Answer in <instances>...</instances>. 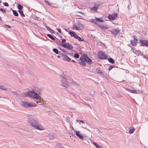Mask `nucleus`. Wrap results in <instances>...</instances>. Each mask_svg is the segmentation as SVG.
Masks as SVG:
<instances>
[{
    "label": "nucleus",
    "mask_w": 148,
    "mask_h": 148,
    "mask_svg": "<svg viewBox=\"0 0 148 148\" xmlns=\"http://www.w3.org/2000/svg\"><path fill=\"white\" fill-rule=\"evenodd\" d=\"M27 122L31 126L37 129L40 130L44 129V127L39 124L37 119L30 118L27 120Z\"/></svg>",
    "instance_id": "nucleus-1"
},
{
    "label": "nucleus",
    "mask_w": 148,
    "mask_h": 148,
    "mask_svg": "<svg viewBox=\"0 0 148 148\" xmlns=\"http://www.w3.org/2000/svg\"><path fill=\"white\" fill-rule=\"evenodd\" d=\"M41 93V90L38 88H36L33 90L31 92L28 91L26 92V96H29L33 98V99L38 100L40 97L39 95Z\"/></svg>",
    "instance_id": "nucleus-2"
},
{
    "label": "nucleus",
    "mask_w": 148,
    "mask_h": 148,
    "mask_svg": "<svg viewBox=\"0 0 148 148\" xmlns=\"http://www.w3.org/2000/svg\"><path fill=\"white\" fill-rule=\"evenodd\" d=\"M92 61V60L88 57L87 55L85 54L80 58L79 63L81 65L84 66L86 65L87 62L90 64Z\"/></svg>",
    "instance_id": "nucleus-3"
},
{
    "label": "nucleus",
    "mask_w": 148,
    "mask_h": 148,
    "mask_svg": "<svg viewBox=\"0 0 148 148\" xmlns=\"http://www.w3.org/2000/svg\"><path fill=\"white\" fill-rule=\"evenodd\" d=\"M84 28V25L81 23L80 21H78L73 25L72 28L74 30L79 31Z\"/></svg>",
    "instance_id": "nucleus-4"
},
{
    "label": "nucleus",
    "mask_w": 148,
    "mask_h": 148,
    "mask_svg": "<svg viewBox=\"0 0 148 148\" xmlns=\"http://www.w3.org/2000/svg\"><path fill=\"white\" fill-rule=\"evenodd\" d=\"M21 105L25 108L35 107L37 105L34 103H29L25 101H22L21 102Z\"/></svg>",
    "instance_id": "nucleus-5"
},
{
    "label": "nucleus",
    "mask_w": 148,
    "mask_h": 148,
    "mask_svg": "<svg viewBox=\"0 0 148 148\" xmlns=\"http://www.w3.org/2000/svg\"><path fill=\"white\" fill-rule=\"evenodd\" d=\"M103 4V3L100 2L99 1H98L94 4V6L90 8L91 10L94 11L95 12L97 11L98 7Z\"/></svg>",
    "instance_id": "nucleus-6"
},
{
    "label": "nucleus",
    "mask_w": 148,
    "mask_h": 148,
    "mask_svg": "<svg viewBox=\"0 0 148 148\" xmlns=\"http://www.w3.org/2000/svg\"><path fill=\"white\" fill-rule=\"evenodd\" d=\"M98 57L100 59H106L107 58V56L105 54L104 52L100 51L98 52Z\"/></svg>",
    "instance_id": "nucleus-7"
},
{
    "label": "nucleus",
    "mask_w": 148,
    "mask_h": 148,
    "mask_svg": "<svg viewBox=\"0 0 148 148\" xmlns=\"http://www.w3.org/2000/svg\"><path fill=\"white\" fill-rule=\"evenodd\" d=\"M62 86L66 87L68 85V82L66 78L62 76Z\"/></svg>",
    "instance_id": "nucleus-8"
},
{
    "label": "nucleus",
    "mask_w": 148,
    "mask_h": 148,
    "mask_svg": "<svg viewBox=\"0 0 148 148\" xmlns=\"http://www.w3.org/2000/svg\"><path fill=\"white\" fill-rule=\"evenodd\" d=\"M117 17V14L116 13H114L111 14H110L108 16V18L111 21H113L115 20Z\"/></svg>",
    "instance_id": "nucleus-9"
},
{
    "label": "nucleus",
    "mask_w": 148,
    "mask_h": 148,
    "mask_svg": "<svg viewBox=\"0 0 148 148\" xmlns=\"http://www.w3.org/2000/svg\"><path fill=\"white\" fill-rule=\"evenodd\" d=\"M62 45L64 47L67 48L71 50L73 48V47L68 42L62 43Z\"/></svg>",
    "instance_id": "nucleus-10"
},
{
    "label": "nucleus",
    "mask_w": 148,
    "mask_h": 148,
    "mask_svg": "<svg viewBox=\"0 0 148 148\" xmlns=\"http://www.w3.org/2000/svg\"><path fill=\"white\" fill-rule=\"evenodd\" d=\"M140 45L142 46H146L147 47L148 45V41L147 40H140Z\"/></svg>",
    "instance_id": "nucleus-11"
},
{
    "label": "nucleus",
    "mask_w": 148,
    "mask_h": 148,
    "mask_svg": "<svg viewBox=\"0 0 148 148\" xmlns=\"http://www.w3.org/2000/svg\"><path fill=\"white\" fill-rule=\"evenodd\" d=\"M63 57V59L64 60L66 61L69 62L71 60L70 58L67 55L65 54H62Z\"/></svg>",
    "instance_id": "nucleus-12"
},
{
    "label": "nucleus",
    "mask_w": 148,
    "mask_h": 148,
    "mask_svg": "<svg viewBox=\"0 0 148 148\" xmlns=\"http://www.w3.org/2000/svg\"><path fill=\"white\" fill-rule=\"evenodd\" d=\"M75 132L77 136L82 139H83V136L82 134L80 133V132L79 131H76Z\"/></svg>",
    "instance_id": "nucleus-13"
},
{
    "label": "nucleus",
    "mask_w": 148,
    "mask_h": 148,
    "mask_svg": "<svg viewBox=\"0 0 148 148\" xmlns=\"http://www.w3.org/2000/svg\"><path fill=\"white\" fill-rule=\"evenodd\" d=\"M99 24V25H97L102 29H108V27L106 25H103L101 23H100Z\"/></svg>",
    "instance_id": "nucleus-14"
},
{
    "label": "nucleus",
    "mask_w": 148,
    "mask_h": 148,
    "mask_svg": "<svg viewBox=\"0 0 148 148\" xmlns=\"http://www.w3.org/2000/svg\"><path fill=\"white\" fill-rule=\"evenodd\" d=\"M129 92L133 93H139V90L137 91L136 90H130L129 89H126Z\"/></svg>",
    "instance_id": "nucleus-15"
},
{
    "label": "nucleus",
    "mask_w": 148,
    "mask_h": 148,
    "mask_svg": "<svg viewBox=\"0 0 148 148\" xmlns=\"http://www.w3.org/2000/svg\"><path fill=\"white\" fill-rule=\"evenodd\" d=\"M69 34L71 36L73 37L74 38L75 37L77 36V34L76 33L74 32L73 31H70L69 33Z\"/></svg>",
    "instance_id": "nucleus-16"
},
{
    "label": "nucleus",
    "mask_w": 148,
    "mask_h": 148,
    "mask_svg": "<svg viewBox=\"0 0 148 148\" xmlns=\"http://www.w3.org/2000/svg\"><path fill=\"white\" fill-rule=\"evenodd\" d=\"M119 31L115 29L114 30H113L112 31V33L114 35H117L119 32Z\"/></svg>",
    "instance_id": "nucleus-17"
},
{
    "label": "nucleus",
    "mask_w": 148,
    "mask_h": 148,
    "mask_svg": "<svg viewBox=\"0 0 148 148\" xmlns=\"http://www.w3.org/2000/svg\"><path fill=\"white\" fill-rule=\"evenodd\" d=\"M96 20L97 21V25H99V24L100 23L99 22H103V21H104L102 19V18H96Z\"/></svg>",
    "instance_id": "nucleus-18"
},
{
    "label": "nucleus",
    "mask_w": 148,
    "mask_h": 148,
    "mask_svg": "<svg viewBox=\"0 0 148 148\" xmlns=\"http://www.w3.org/2000/svg\"><path fill=\"white\" fill-rule=\"evenodd\" d=\"M75 38L77 39L78 40L80 41H84V40L83 38H81L79 36L77 35V36L75 37Z\"/></svg>",
    "instance_id": "nucleus-19"
},
{
    "label": "nucleus",
    "mask_w": 148,
    "mask_h": 148,
    "mask_svg": "<svg viewBox=\"0 0 148 148\" xmlns=\"http://www.w3.org/2000/svg\"><path fill=\"white\" fill-rule=\"evenodd\" d=\"M93 144L97 148H102L103 147L102 146H100L98 145L97 143H93Z\"/></svg>",
    "instance_id": "nucleus-20"
},
{
    "label": "nucleus",
    "mask_w": 148,
    "mask_h": 148,
    "mask_svg": "<svg viewBox=\"0 0 148 148\" xmlns=\"http://www.w3.org/2000/svg\"><path fill=\"white\" fill-rule=\"evenodd\" d=\"M96 17H95V19H92L90 20V21L92 23H95L96 25H97V21L96 20Z\"/></svg>",
    "instance_id": "nucleus-21"
},
{
    "label": "nucleus",
    "mask_w": 148,
    "mask_h": 148,
    "mask_svg": "<svg viewBox=\"0 0 148 148\" xmlns=\"http://www.w3.org/2000/svg\"><path fill=\"white\" fill-rule=\"evenodd\" d=\"M0 88L3 90H8V88L5 87L3 86L0 85Z\"/></svg>",
    "instance_id": "nucleus-22"
},
{
    "label": "nucleus",
    "mask_w": 148,
    "mask_h": 148,
    "mask_svg": "<svg viewBox=\"0 0 148 148\" xmlns=\"http://www.w3.org/2000/svg\"><path fill=\"white\" fill-rule=\"evenodd\" d=\"M12 12L13 13V14L14 15L16 16H18V14L16 11L15 10H12Z\"/></svg>",
    "instance_id": "nucleus-23"
},
{
    "label": "nucleus",
    "mask_w": 148,
    "mask_h": 148,
    "mask_svg": "<svg viewBox=\"0 0 148 148\" xmlns=\"http://www.w3.org/2000/svg\"><path fill=\"white\" fill-rule=\"evenodd\" d=\"M108 60L110 62L112 63H114L115 62L114 60L112 58H108Z\"/></svg>",
    "instance_id": "nucleus-24"
},
{
    "label": "nucleus",
    "mask_w": 148,
    "mask_h": 148,
    "mask_svg": "<svg viewBox=\"0 0 148 148\" xmlns=\"http://www.w3.org/2000/svg\"><path fill=\"white\" fill-rule=\"evenodd\" d=\"M96 72L97 73L101 74H103V72L102 71H100L99 69H97L96 70Z\"/></svg>",
    "instance_id": "nucleus-25"
},
{
    "label": "nucleus",
    "mask_w": 148,
    "mask_h": 148,
    "mask_svg": "<svg viewBox=\"0 0 148 148\" xmlns=\"http://www.w3.org/2000/svg\"><path fill=\"white\" fill-rule=\"evenodd\" d=\"M131 44L132 45V46H135L136 45V44L137 43V42H135V40H131Z\"/></svg>",
    "instance_id": "nucleus-26"
},
{
    "label": "nucleus",
    "mask_w": 148,
    "mask_h": 148,
    "mask_svg": "<svg viewBox=\"0 0 148 148\" xmlns=\"http://www.w3.org/2000/svg\"><path fill=\"white\" fill-rule=\"evenodd\" d=\"M18 12L20 15L23 17H25V15L23 13V12L22 10H18Z\"/></svg>",
    "instance_id": "nucleus-27"
},
{
    "label": "nucleus",
    "mask_w": 148,
    "mask_h": 148,
    "mask_svg": "<svg viewBox=\"0 0 148 148\" xmlns=\"http://www.w3.org/2000/svg\"><path fill=\"white\" fill-rule=\"evenodd\" d=\"M47 36L53 40H55V39L53 36L50 34H47Z\"/></svg>",
    "instance_id": "nucleus-28"
},
{
    "label": "nucleus",
    "mask_w": 148,
    "mask_h": 148,
    "mask_svg": "<svg viewBox=\"0 0 148 148\" xmlns=\"http://www.w3.org/2000/svg\"><path fill=\"white\" fill-rule=\"evenodd\" d=\"M17 8L19 10H21L23 9V7L21 5L18 4L17 5Z\"/></svg>",
    "instance_id": "nucleus-29"
},
{
    "label": "nucleus",
    "mask_w": 148,
    "mask_h": 148,
    "mask_svg": "<svg viewBox=\"0 0 148 148\" xmlns=\"http://www.w3.org/2000/svg\"><path fill=\"white\" fill-rule=\"evenodd\" d=\"M53 51L56 54H58L59 53L58 51L56 49H53Z\"/></svg>",
    "instance_id": "nucleus-30"
},
{
    "label": "nucleus",
    "mask_w": 148,
    "mask_h": 148,
    "mask_svg": "<svg viewBox=\"0 0 148 148\" xmlns=\"http://www.w3.org/2000/svg\"><path fill=\"white\" fill-rule=\"evenodd\" d=\"M38 99V101H36V103L38 104L39 105H41L42 103L40 101L41 99L39 98V99Z\"/></svg>",
    "instance_id": "nucleus-31"
},
{
    "label": "nucleus",
    "mask_w": 148,
    "mask_h": 148,
    "mask_svg": "<svg viewBox=\"0 0 148 148\" xmlns=\"http://www.w3.org/2000/svg\"><path fill=\"white\" fill-rule=\"evenodd\" d=\"M132 128H133L132 129L130 130L129 131V133L132 134L134 132V130H135V129L133 127Z\"/></svg>",
    "instance_id": "nucleus-32"
},
{
    "label": "nucleus",
    "mask_w": 148,
    "mask_h": 148,
    "mask_svg": "<svg viewBox=\"0 0 148 148\" xmlns=\"http://www.w3.org/2000/svg\"><path fill=\"white\" fill-rule=\"evenodd\" d=\"M46 28L50 32H51L53 31V30L48 26H47L46 27Z\"/></svg>",
    "instance_id": "nucleus-33"
},
{
    "label": "nucleus",
    "mask_w": 148,
    "mask_h": 148,
    "mask_svg": "<svg viewBox=\"0 0 148 148\" xmlns=\"http://www.w3.org/2000/svg\"><path fill=\"white\" fill-rule=\"evenodd\" d=\"M131 50L134 53L136 54H137L136 51L134 48H132Z\"/></svg>",
    "instance_id": "nucleus-34"
},
{
    "label": "nucleus",
    "mask_w": 148,
    "mask_h": 148,
    "mask_svg": "<svg viewBox=\"0 0 148 148\" xmlns=\"http://www.w3.org/2000/svg\"><path fill=\"white\" fill-rule=\"evenodd\" d=\"M74 57L76 58H78L79 57V55L78 53H75L74 55Z\"/></svg>",
    "instance_id": "nucleus-35"
},
{
    "label": "nucleus",
    "mask_w": 148,
    "mask_h": 148,
    "mask_svg": "<svg viewBox=\"0 0 148 148\" xmlns=\"http://www.w3.org/2000/svg\"><path fill=\"white\" fill-rule=\"evenodd\" d=\"M0 10L1 12H2L3 13H6V11H5L3 9H2V8H1L0 9Z\"/></svg>",
    "instance_id": "nucleus-36"
},
{
    "label": "nucleus",
    "mask_w": 148,
    "mask_h": 148,
    "mask_svg": "<svg viewBox=\"0 0 148 148\" xmlns=\"http://www.w3.org/2000/svg\"><path fill=\"white\" fill-rule=\"evenodd\" d=\"M114 67V65H111L109 68V70L110 71Z\"/></svg>",
    "instance_id": "nucleus-37"
},
{
    "label": "nucleus",
    "mask_w": 148,
    "mask_h": 148,
    "mask_svg": "<svg viewBox=\"0 0 148 148\" xmlns=\"http://www.w3.org/2000/svg\"><path fill=\"white\" fill-rule=\"evenodd\" d=\"M133 38H134V39L135 40H136V42H137V40H138V39H137V38L136 37V36H133Z\"/></svg>",
    "instance_id": "nucleus-38"
},
{
    "label": "nucleus",
    "mask_w": 148,
    "mask_h": 148,
    "mask_svg": "<svg viewBox=\"0 0 148 148\" xmlns=\"http://www.w3.org/2000/svg\"><path fill=\"white\" fill-rule=\"evenodd\" d=\"M3 4L4 5V6H5L8 7L9 6L8 3L6 2L3 3Z\"/></svg>",
    "instance_id": "nucleus-39"
},
{
    "label": "nucleus",
    "mask_w": 148,
    "mask_h": 148,
    "mask_svg": "<svg viewBox=\"0 0 148 148\" xmlns=\"http://www.w3.org/2000/svg\"><path fill=\"white\" fill-rule=\"evenodd\" d=\"M76 121L77 122H79V123H80V122H81V123H84V121H82V120H79V121L77 120Z\"/></svg>",
    "instance_id": "nucleus-40"
},
{
    "label": "nucleus",
    "mask_w": 148,
    "mask_h": 148,
    "mask_svg": "<svg viewBox=\"0 0 148 148\" xmlns=\"http://www.w3.org/2000/svg\"><path fill=\"white\" fill-rule=\"evenodd\" d=\"M44 2L46 4H48L49 5H50V3L46 0H45Z\"/></svg>",
    "instance_id": "nucleus-41"
},
{
    "label": "nucleus",
    "mask_w": 148,
    "mask_h": 148,
    "mask_svg": "<svg viewBox=\"0 0 148 148\" xmlns=\"http://www.w3.org/2000/svg\"><path fill=\"white\" fill-rule=\"evenodd\" d=\"M66 41V40L65 39H62V43Z\"/></svg>",
    "instance_id": "nucleus-42"
},
{
    "label": "nucleus",
    "mask_w": 148,
    "mask_h": 148,
    "mask_svg": "<svg viewBox=\"0 0 148 148\" xmlns=\"http://www.w3.org/2000/svg\"><path fill=\"white\" fill-rule=\"evenodd\" d=\"M57 29L58 30V31L59 33H61V29H60L57 28Z\"/></svg>",
    "instance_id": "nucleus-43"
},
{
    "label": "nucleus",
    "mask_w": 148,
    "mask_h": 148,
    "mask_svg": "<svg viewBox=\"0 0 148 148\" xmlns=\"http://www.w3.org/2000/svg\"><path fill=\"white\" fill-rule=\"evenodd\" d=\"M5 26L6 27H8V28H11V27L8 25H5Z\"/></svg>",
    "instance_id": "nucleus-44"
},
{
    "label": "nucleus",
    "mask_w": 148,
    "mask_h": 148,
    "mask_svg": "<svg viewBox=\"0 0 148 148\" xmlns=\"http://www.w3.org/2000/svg\"><path fill=\"white\" fill-rule=\"evenodd\" d=\"M143 58H145L147 59V56L145 55H144L143 56Z\"/></svg>",
    "instance_id": "nucleus-45"
},
{
    "label": "nucleus",
    "mask_w": 148,
    "mask_h": 148,
    "mask_svg": "<svg viewBox=\"0 0 148 148\" xmlns=\"http://www.w3.org/2000/svg\"><path fill=\"white\" fill-rule=\"evenodd\" d=\"M78 13H80L81 14H83V15H84V13H82V12H78Z\"/></svg>",
    "instance_id": "nucleus-46"
},
{
    "label": "nucleus",
    "mask_w": 148,
    "mask_h": 148,
    "mask_svg": "<svg viewBox=\"0 0 148 148\" xmlns=\"http://www.w3.org/2000/svg\"><path fill=\"white\" fill-rule=\"evenodd\" d=\"M57 57L58 58H60V56H57Z\"/></svg>",
    "instance_id": "nucleus-47"
},
{
    "label": "nucleus",
    "mask_w": 148,
    "mask_h": 148,
    "mask_svg": "<svg viewBox=\"0 0 148 148\" xmlns=\"http://www.w3.org/2000/svg\"><path fill=\"white\" fill-rule=\"evenodd\" d=\"M61 50L62 51H63V52H65V51H64V50H62V49H61Z\"/></svg>",
    "instance_id": "nucleus-48"
},
{
    "label": "nucleus",
    "mask_w": 148,
    "mask_h": 148,
    "mask_svg": "<svg viewBox=\"0 0 148 148\" xmlns=\"http://www.w3.org/2000/svg\"><path fill=\"white\" fill-rule=\"evenodd\" d=\"M138 53H140V51H138Z\"/></svg>",
    "instance_id": "nucleus-49"
},
{
    "label": "nucleus",
    "mask_w": 148,
    "mask_h": 148,
    "mask_svg": "<svg viewBox=\"0 0 148 148\" xmlns=\"http://www.w3.org/2000/svg\"><path fill=\"white\" fill-rule=\"evenodd\" d=\"M73 62H75V61H74V60H72V61Z\"/></svg>",
    "instance_id": "nucleus-50"
},
{
    "label": "nucleus",
    "mask_w": 148,
    "mask_h": 148,
    "mask_svg": "<svg viewBox=\"0 0 148 148\" xmlns=\"http://www.w3.org/2000/svg\"><path fill=\"white\" fill-rule=\"evenodd\" d=\"M1 0H0V3H1Z\"/></svg>",
    "instance_id": "nucleus-51"
},
{
    "label": "nucleus",
    "mask_w": 148,
    "mask_h": 148,
    "mask_svg": "<svg viewBox=\"0 0 148 148\" xmlns=\"http://www.w3.org/2000/svg\"><path fill=\"white\" fill-rule=\"evenodd\" d=\"M72 129H74V128H73V127H72Z\"/></svg>",
    "instance_id": "nucleus-52"
},
{
    "label": "nucleus",
    "mask_w": 148,
    "mask_h": 148,
    "mask_svg": "<svg viewBox=\"0 0 148 148\" xmlns=\"http://www.w3.org/2000/svg\"><path fill=\"white\" fill-rule=\"evenodd\" d=\"M60 37L61 38L62 37V36H60Z\"/></svg>",
    "instance_id": "nucleus-53"
},
{
    "label": "nucleus",
    "mask_w": 148,
    "mask_h": 148,
    "mask_svg": "<svg viewBox=\"0 0 148 148\" xmlns=\"http://www.w3.org/2000/svg\"><path fill=\"white\" fill-rule=\"evenodd\" d=\"M61 148H64L63 147H61Z\"/></svg>",
    "instance_id": "nucleus-54"
},
{
    "label": "nucleus",
    "mask_w": 148,
    "mask_h": 148,
    "mask_svg": "<svg viewBox=\"0 0 148 148\" xmlns=\"http://www.w3.org/2000/svg\"><path fill=\"white\" fill-rule=\"evenodd\" d=\"M12 21H14V20H13V19H12Z\"/></svg>",
    "instance_id": "nucleus-55"
},
{
    "label": "nucleus",
    "mask_w": 148,
    "mask_h": 148,
    "mask_svg": "<svg viewBox=\"0 0 148 148\" xmlns=\"http://www.w3.org/2000/svg\"><path fill=\"white\" fill-rule=\"evenodd\" d=\"M1 97H0V98H1Z\"/></svg>",
    "instance_id": "nucleus-56"
}]
</instances>
